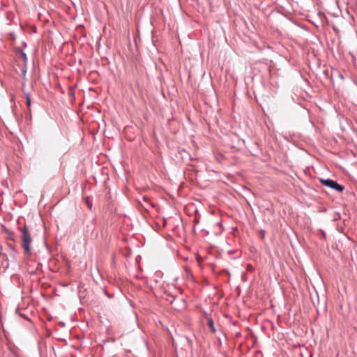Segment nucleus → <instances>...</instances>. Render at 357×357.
Instances as JSON below:
<instances>
[{
    "mask_svg": "<svg viewBox=\"0 0 357 357\" xmlns=\"http://www.w3.org/2000/svg\"><path fill=\"white\" fill-rule=\"evenodd\" d=\"M206 319H207V326H208L211 332L212 333H215L216 330L215 328L213 319L211 317H207Z\"/></svg>",
    "mask_w": 357,
    "mask_h": 357,
    "instance_id": "obj_3",
    "label": "nucleus"
},
{
    "mask_svg": "<svg viewBox=\"0 0 357 357\" xmlns=\"http://www.w3.org/2000/svg\"><path fill=\"white\" fill-rule=\"evenodd\" d=\"M22 232L21 235V244L22 247L24 251L25 255H30L31 253V243H32V237L31 233L26 225H24L22 228L20 229Z\"/></svg>",
    "mask_w": 357,
    "mask_h": 357,
    "instance_id": "obj_1",
    "label": "nucleus"
},
{
    "mask_svg": "<svg viewBox=\"0 0 357 357\" xmlns=\"http://www.w3.org/2000/svg\"><path fill=\"white\" fill-rule=\"evenodd\" d=\"M320 183L323 184L324 185H326L327 187H329L331 188H333L338 192H342L344 190V186L338 184L335 181L331 180V179H323L321 178Z\"/></svg>",
    "mask_w": 357,
    "mask_h": 357,
    "instance_id": "obj_2",
    "label": "nucleus"
},
{
    "mask_svg": "<svg viewBox=\"0 0 357 357\" xmlns=\"http://www.w3.org/2000/svg\"><path fill=\"white\" fill-rule=\"evenodd\" d=\"M26 100L27 107H30V106H31V100H30V98H29V96L28 95H26Z\"/></svg>",
    "mask_w": 357,
    "mask_h": 357,
    "instance_id": "obj_4",
    "label": "nucleus"
}]
</instances>
